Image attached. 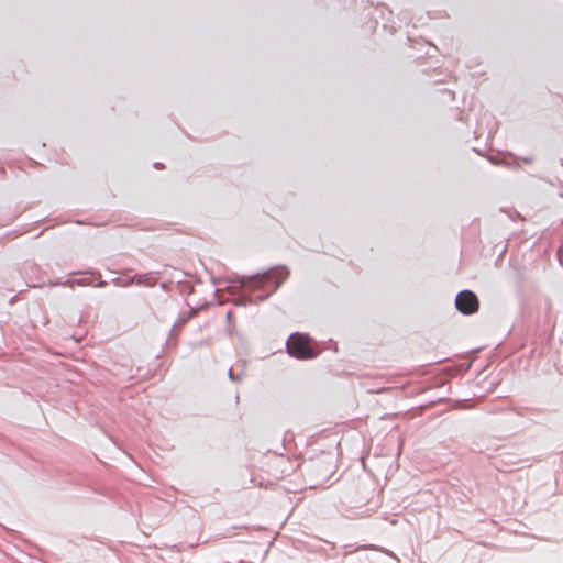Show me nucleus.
Segmentation results:
<instances>
[{
    "mask_svg": "<svg viewBox=\"0 0 563 563\" xmlns=\"http://www.w3.org/2000/svg\"><path fill=\"white\" fill-rule=\"evenodd\" d=\"M456 309L463 314H473L477 312L479 302L477 296L470 291L463 290L457 294L455 299Z\"/></svg>",
    "mask_w": 563,
    "mask_h": 563,
    "instance_id": "obj_2",
    "label": "nucleus"
},
{
    "mask_svg": "<svg viewBox=\"0 0 563 563\" xmlns=\"http://www.w3.org/2000/svg\"><path fill=\"white\" fill-rule=\"evenodd\" d=\"M287 352L298 360H310L318 355L313 340L303 333H294L286 343Z\"/></svg>",
    "mask_w": 563,
    "mask_h": 563,
    "instance_id": "obj_1",
    "label": "nucleus"
}]
</instances>
